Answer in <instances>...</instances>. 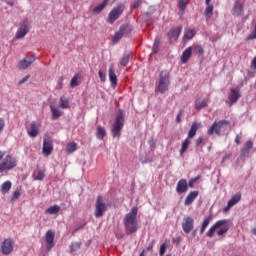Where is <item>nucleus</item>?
Segmentation results:
<instances>
[{
  "instance_id": "obj_1",
  "label": "nucleus",
  "mask_w": 256,
  "mask_h": 256,
  "mask_svg": "<svg viewBox=\"0 0 256 256\" xmlns=\"http://www.w3.org/2000/svg\"><path fill=\"white\" fill-rule=\"evenodd\" d=\"M18 160L12 155H7L5 151H0V173L12 171L17 167Z\"/></svg>"
},
{
  "instance_id": "obj_2",
  "label": "nucleus",
  "mask_w": 256,
  "mask_h": 256,
  "mask_svg": "<svg viewBox=\"0 0 256 256\" xmlns=\"http://www.w3.org/2000/svg\"><path fill=\"white\" fill-rule=\"evenodd\" d=\"M139 209L133 207L131 211L125 215L123 223L127 233H135L139 227L137 226V213Z\"/></svg>"
},
{
  "instance_id": "obj_3",
  "label": "nucleus",
  "mask_w": 256,
  "mask_h": 256,
  "mask_svg": "<svg viewBox=\"0 0 256 256\" xmlns=\"http://www.w3.org/2000/svg\"><path fill=\"white\" fill-rule=\"evenodd\" d=\"M169 85H171V74L167 70H162L159 73L158 81L156 83V91L158 93H167L169 91Z\"/></svg>"
},
{
  "instance_id": "obj_4",
  "label": "nucleus",
  "mask_w": 256,
  "mask_h": 256,
  "mask_svg": "<svg viewBox=\"0 0 256 256\" xmlns=\"http://www.w3.org/2000/svg\"><path fill=\"white\" fill-rule=\"evenodd\" d=\"M217 231L218 237H223L229 231V220H218L207 232V237H213Z\"/></svg>"
},
{
  "instance_id": "obj_5",
  "label": "nucleus",
  "mask_w": 256,
  "mask_h": 256,
  "mask_svg": "<svg viewBox=\"0 0 256 256\" xmlns=\"http://www.w3.org/2000/svg\"><path fill=\"white\" fill-rule=\"evenodd\" d=\"M125 125V114L123 110H119L114 124L112 125L111 133L112 137L119 139L121 137V131L123 130V126Z\"/></svg>"
},
{
  "instance_id": "obj_6",
  "label": "nucleus",
  "mask_w": 256,
  "mask_h": 256,
  "mask_svg": "<svg viewBox=\"0 0 256 256\" xmlns=\"http://www.w3.org/2000/svg\"><path fill=\"white\" fill-rule=\"evenodd\" d=\"M229 129V121L227 120H220L218 122H214L212 126L208 129V135H221L222 131Z\"/></svg>"
},
{
  "instance_id": "obj_7",
  "label": "nucleus",
  "mask_w": 256,
  "mask_h": 256,
  "mask_svg": "<svg viewBox=\"0 0 256 256\" xmlns=\"http://www.w3.org/2000/svg\"><path fill=\"white\" fill-rule=\"evenodd\" d=\"M108 207H109V204L105 202V200L103 199V196H98L95 204V211H94L95 217L97 219H99L100 217H103Z\"/></svg>"
},
{
  "instance_id": "obj_8",
  "label": "nucleus",
  "mask_w": 256,
  "mask_h": 256,
  "mask_svg": "<svg viewBox=\"0 0 256 256\" xmlns=\"http://www.w3.org/2000/svg\"><path fill=\"white\" fill-rule=\"evenodd\" d=\"M35 61H37V57L34 54H27L18 62L17 68L20 69V71H25V69H29Z\"/></svg>"
},
{
  "instance_id": "obj_9",
  "label": "nucleus",
  "mask_w": 256,
  "mask_h": 256,
  "mask_svg": "<svg viewBox=\"0 0 256 256\" xmlns=\"http://www.w3.org/2000/svg\"><path fill=\"white\" fill-rule=\"evenodd\" d=\"M123 11H125V6L123 4H119L117 7L113 8L108 15V23L113 25L123 15Z\"/></svg>"
},
{
  "instance_id": "obj_10",
  "label": "nucleus",
  "mask_w": 256,
  "mask_h": 256,
  "mask_svg": "<svg viewBox=\"0 0 256 256\" xmlns=\"http://www.w3.org/2000/svg\"><path fill=\"white\" fill-rule=\"evenodd\" d=\"M26 131L28 134V137L31 139H35L39 133H41V123L32 121L27 127Z\"/></svg>"
},
{
  "instance_id": "obj_11",
  "label": "nucleus",
  "mask_w": 256,
  "mask_h": 256,
  "mask_svg": "<svg viewBox=\"0 0 256 256\" xmlns=\"http://www.w3.org/2000/svg\"><path fill=\"white\" fill-rule=\"evenodd\" d=\"M15 248V241L12 238H6L1 244L2 255H11Z\"/></svg>"
},
{
  "instance_id": "obj_12",
  "label": "nucleus",
  "mask_w": 256,
  "mask_h": 256,
  "mask_svg": "<svg viewBox=\"0 0 256 256\" xmlns=\"http://www.w3.org/2000/svg\"><path fill=\"white\" fill-rule=\"evenodd\" d=\"M30 29H31V26L29 24V21L28 20L22 21L16 32V39H23V37H25V35L29 33Z\"/></svg>"
},
{
  "instance_id": "obj_13",
  "label": "nucleus",
  "mask_w": 256,
  "mask_h": 256,
  "mask_svg": "<svg viewBox=\"0 0 256 256\" xmlns=\"http://www.w3.org/2000/svg\"><path fill=\"white\" fill-rule=\"evenodd\" d=\"M42 153L45 157H49L53 153V140L51 138H44Z\"/></svg>"
},
{
  "instance_id": "obj_14",
  "label": "nucleus",
  "mask_w": 256,
  "mask_h": 256,
  "mask_svg": "<svg viewBox=\"0 0 256 256\" xmlns=\"http://www.w3.org/2000/svg\"><path fill=\"white\" fill-rule=\"evenodd\" d=\"M45 240L48 251H51V249L55 247V232L52 230H48L45 235Z\"/></svg>"
},
{
  "instance_id": "obj_15",
  "label": "nucleus",
  "mask_w": 256,
  "mask_h": 256,
  "mask_svg": "<svg viewBox=\"0 0 256 256\" xmlns=\"http://www.w3.org/2000/svg\"><path fill=\"white\" fill-rule=\"evenodd\" d=\"M239 201H241V193L234 194L231 197V199L228 201L227 206L224 207V213H227V211H229V209H231V207H235V205H237V203H239Z\"/></svg>"
},
{
  "instance_id": "obj_16",
  "label": "nucleus",
  "mask_w": 256,
  "mask_h": 256,
  "mask_svg": "<svg viewBox=\"0 0 256 256\" xmlns=\"http://www.w3.org/2000/svg\"><path fill=\"white\" fill-rule=\"evenodd\" d=\"M195 221L191 217L184 218V223L182 224V229L184 233H191L193 231V225Z\"/></svg>"
},
{
  "instance_id": "obj_17",
  "label": "nucleus",
  "mask_w": 256,
  "mask_h": 256,
  "mask_svg": "<svg viewBox=\"0 0 256 256\" xmlns=\"http://www.w3.org/2000/svg\"><path fill=\"white\" fill-rule=\"evenodd\" d=\"M239 97H241V94L239 93V87L232 88L228 96L230 105H233V103H237V101H239Z\"/></svg>"
},
{
  "instance_id": "obj_18",
  "label": "nucleus",
  "mask_w": 256,
  "mask_h": 256,
  "mask_svg": "<svg viewBox=\"0 0 256 256\" xmlns=\"http://www.w3.org/2000/svg\"><path fill=\"white\" fill-rule=\"evenodd\" d=\"M189 185L185 179H180L176 186V191L181 195V193H187Z\"/></svg>"
},
{
  "instance_id": "obj_19",
  "label": "nucleus",
  "mask_w": 256,
  "mask_h": 256,
  "mask_svg": "<svg viewBox=\"0 0 256 256\" xmlns=\"http://www.w3.org/2000/svg\"><path fill=\"white\" fill-rule=\"evenodd\" d=\"M181 30H182L181 27H177V28L171 29L168 32L170 43H173V41H177V39H179V35H181Z\"/></svg>"
},
{
  "instance_id": "obj_20",
  "label": "nucleus",
  "mask_w": 256,
  "mask_h": 256,
  "mask_svg": "<svg viewBox=\"0 0 256 256\" xmlns=\"http://www.w3.org/2000/svg\"><path fill=\"white\" fill-rule=\"evenodd\" d=\"M197 197H199V191H191L185 201H184V205L186 207H189V205H191L193 203V201H195L197 199Z\"/></svg>"
},
{
  "instance_id": "obj_21",
  "label": "nucleus",
  "mask_w": 256,
  "mask_h": 256,
  "mask_svg": "<svg viewBox=\"0 0 256 256\" xmlns=\"http://www.w3.org/2000/svg\"><path fill=\"white\" fill-rule=\"evenodd\" d=\"M201 127V123L194 122L188 132L187 138L192 140L195 135H197V131Z\"/></svg>"
},
{
  "instance_id": "obj_22",
  "label": "nucleus",
  "mask_w": 256,
  "mask_h": 256,
  "mask_svg": "<svg viewBox=\"0 0 256 256\" xmlns=\"http://www.w3.org/2000/svg\"><path fill=\"white\" fill-rule=\"evenodd\" d=\"M109 79L112 87H117V75L115 74V68L113 65L109 68Z\"/></svg>"
},
{
  "instance_id": "obj_23",
  "label": "nucleus",
  "mask_w": 256,
  "mask_h": 256,
  "mask_svg": "<svg viewBox=\"0 0 256 256\" xmlns=\"http://www.w3.org/2000/svg\"><path fill=\"white\" fill-rule=\"evenodd\" d=\"M32 178L34 181H43V179H45V170H35L32 174Z\"/></svg>"
},
{
  "instance_id": "obj_24",
  "label": "nucleus",
  "mask_w": 256,
  "mask_h": 256,
  "mask_svg": "<svg viewBox=\"0 0 256 256\" xmlns=\"http://www.w3.org/2000/svg\"><path fill=\"white\" fill-rule=\"evenodd\" d=\"M195 35H197V32L195 31V29H185L183 40L191 41V39H193Z\"/></svg>"
},
{
  "instance_id": "obj_25",
  "label": "nucleus",
  "mask_w": 256,
  "mask_h": 256,
  "mask_svg": "<svg viewBox=\"0 0 256 256\" xmlns=\"http://www.w3.org/2000/svg\"><path fill=\"white\" fill-rule=\"evenodd\" d=\"M50 111L52 113V119L53 121L59 119V117H61L63 115V112L61 110H59V108L50 105Z\"/></svg>"
},
{
  "instance_id": "obj_26",
  "label": "nucleus",
  "mask_w": 256,
  "mask_h": 256,
  "mask_svg": "<svg viewBox=\"0 0 256 256\" xmlns=\"http://www.w3.org/2000/svg\"><path fill=\"white\" fill-rule=\"evenodd\" d=\"M107 135V131L103 126H97L96 128V138L100 141H103L105 139V136Z\"/></svg>"
},
{
  "instance_id": "obj_27",
  "label": "nucleus",
  "mask_w": 256,
  "mask_h": 256,
  "mask_svg": "<svg viewBox=\"0 0 256 256\" xmlns=\"http://www.w3.org/2000/svg\"><path fill=\"white\" fill-rule=\"evenodd\" d=\"M207 105H209V98L197 99L195 101L196 109H204V107H207Z\"/></svg>"
},
{
  "instance_id": "obj_28",
  "label": "nucleus",
  "mask_w": 256,
  "mask_h": 256,
  "mask_svg": "<svg viewBox=\"0 0 256 256\" xmlns=\"http://www.w3.org/2000/svg\"><path fill=\"white\" fill-rule=\"evenodd\" d=\"M192 53L193 52H192L190 46L188 48H186L185 51L181 55V62L187 63V61H189V59H191Z\"/></svg>"
},
{
  "instance_id": "obj_29",
  "label": "nucleus",
  "mask_w": 256,
  "mask_h": 256,
  "mask_svg": "<svg viewBox=\"0 0 256 256\" xmlns=\"http://www.w3.org/2000/svg\"><path fill=\"white\" fill-rule=\"evenodd\" d=\"M61 211V207L59 205L50 206L45 210L46 215H57Z\"/></svg>"
},
{
  "instance_id": "obj_30",
  "label": "nucleus",
  "mask_w": 256,
  "mask_h": 256,
  "mask_svg": "<svg viewBox=\"0 0 256 256\" xmlns=\"http://www.w3.org/2000/svg\"><path fill=\"white\" fill-rule=\"evenodd\" d=\"M234 15H243V3L236 1L233 8Z\"/></svg>"
},
{
  "instance_id": "obj_31",
  "label": "nucleus",
  "mask_w": 256,
  "mask_h": 256,
  "mask_svg": "<svg viewBox=\"0 0 256 256\" xmlns=\"http://www.w3.org/2000/svg\"><path fill=\"white\" fill-rule=\"evenodd\" d=\"M109 3V0H103L102 3H100L98 6H96L93 9V13L95 15H99V13H101V11H103L105 9V7H107V4Z\"/></svg>"
},
{
  "instance_id": "obj_32",
  "label": "nucleus",
  "mask_w": 256,
  "mask_h": 256,
  "mask_svg": "<svg viewBox=\"0 0 256 256\" xmlns=\"http://www.w3.org/2000/svg\"><path fill=\"white\" fill-rule=\"evenodd\" d=\"M11 187V181H6L0 186V191L3 195H5L6 193H9V191H11Z\"/></svg>"
},
{
  "instance_id": "obj_33",
  "label": "nucleus",
  "mask_w": 256,
  "mask_h": 256,
  "mask_svg": "<svg viewBox=\"0 0 256 256\" xmlns=\"http://www.w3.org/2000/svg\"><path fill=\"white\" fill-rule=\"evenodd\" d=\"M190 48L194 55H203V53H205V50H203L201 45H192Z\"/></svg>"
},
{
  "instance_id": "obj_34",
  "label": "nucleus",
  "mask_w": 256,
  "mask_h": 256,
  "mask_svg": "<svg viewBox=\"0 0 256 256\" xmlns=\"http://www.w3.org/2000/svg\"><path fill=\"white\" fill-rule=\"evenodd\" d=\"M125 33V27L121 26L119 31L115 33L113 37L114 43H117V41H121L123 38V34Z\"/></svg>"
},
{
  "instance_id": "obj_35",
  "label": "nucleus",
  "mask_w": 256,
  "mask_h": 256,
  "mask_svg": "<svg viewBox=\"0 0 256 256\" xmlns=\"http://www.w3.org/2000/svg\"><path fill=\"white\" fill-rule=\"evenodd\" d=\"M60 109H69V99L65 96H61L59 100Z\"/></svg>"
},
{
  "instance_id": "obj_36",
  "label": "nucleus",
  "mask_w": 256,
  "mask_h": 256,
  "mask_svg": "<svg viewBox=\"0 0 256 256\" xmlns=\"http://www.w3.org/2000/svg\"><path fill=\"white\" fill-rule=\"evenodd\" d=\"M189 145H191V139L190 138H186L183 142H182V146L180 149V155L183 156V154L185 153V151H187V149H189Z\"/></svg>"
},
{
  "instance_id": "obj_37",
  "label": "nucleus",
  "mask_w": 256,
  "mask_h": 256,
  "mask_svg": "<svg viewBox=\"0 0 256 256\" xmlns=\"http://www.w3.org/2000/svg\"><path fill=\"white\" fill-rule=\"evenodd\" d=\"M75 151H77V143L69 142L66 145V153H68V155H70L71 153H75Z\"/></svg>"
},
{
  "instance_id": "obj_38",
  "label": "nucleus",
  "mask_w": 256,
  "mask_h": 256,
  "mask_svg": "<svg viewBox=\"0 0 256 256\" xmlns=\"http://www.w3.org/2000/svg\"><path fill=\"white\" fill-rule=\"evenodd\" d=\"M80 83H81V80H80L79 74H75L70 81V87H78Z\"/></svg>"
},
{
  "instance_id": "obj_39",
  "label": "nucleus",
  "mask_w": 256,
  "mask_h": 256,
  "mask_svg": "<svg viewBox=\"0 0 256 256\" xmlns=\"http://www.w3.org/2000/svg\"><path fill=\"white\" fill-rule=\"evenodd\" d=\"M209 223H211V216L207 217L203 223H202V227L200 229V235H203V233H205V229H207V227H209Z\"/></svg>"
},
{
  "instance_id": "obj_40",
  "label": "nucleus",
  "mask_w": 256,
  "mask_h": 256,
  "mask_svg": "<svg viewBox=\"0 0 256 256\" xmlns=\"http://www.w3.org/2000/svg\"><path fill=\"white\" fill-rule=\"evenodd\" d=\"M205 16L209 19L211 18V15H213V6L212 4H207V7L205 9Z\"/></svg>"
},
{
  "instance_id": "obj_41",
  "label": "nucleus",
  "mask_w": 256,
  "mask_h": 256,
  "mask_svg": "<svg viewBox=\"0 0 256 256\" xmlns=\"http://www.w3.org/2000/svg\"><path fill=\"white\" fill-rule=\"evenodd\" d=\"M79 249H81V243L79 242H74L70 246L71 253H75V251H79Z\"/></svg>"
},
{
  "instance_id": "obj_42",
  "label": "nucleus",
  "mask_w": 256,
  "mask_h": 256,
  "mask_svg": "<svg viewBox=\"0 0 256 256\" xmlns=\"http://www.w3.org/2000/svg\"><path fill=\"white\" fill-rule=\"evenodd\" d=\"M120 65H122V67H127V65H129V54H126L120 61Z\"/></svg>"
},
{
  "instance_id": "obj_43",
  "label": "nucleus",
  "mask_w": 256,
  "mask_h": 256,
  "mask_svg": "<svg viewBox=\"0 0 256 256\" xmlns=\"http://www.w3.org/2000/svg\"><path fill=\"white\" fill-rule=\"evenodd\" d=\"M21 197V190L16 189L13 194H12V198L11 201H17V199H19Z\"/></svg>"
},
{
  "instance_id": "obj_44",
  "label": "nucleus",
  "mask_w": 256,
  "mask_h": 256,
  "mask_svg": "<svg viewBox=\"0 0 256 256\" xmlns=\"http://www.w3.org/2000/svg\"><path fill=\"white\" fill-rule=\"evenodd\" d=\"M178 7H179V9H181V11H185V9L187 7L185 0H179Z\"/></svg>"
},
{
  "instance_id": "obj_45",
  "label": "nucleus",
  "mask_w": 256,
  "mask_h": 256,
  "mask_svg": "<svg viewBox=\"0 0 256 256\" xmlns=\"http://www.w3.org/2000/svg\"><path fill=\"white\" fill-rule=\"evenodd\" d=\"M165 251H167V244H162L161 246H160V251H159V255L160 256H164L165 255Z\"/></svg>"
},
{
  "instance_id": "obj_46",
  "label": "nucleus",
  "mask_w": 256,
  "mask_h": 256,
  "mask_svg": "<svg viewBox=\"0 0 256 256\" xmlns=\"http://www.w3.org/2000/svg\"><path fill=\"white\" fill-rule=\"evenodd\" d=\"M152 53H159V41L154 42Z\"/></svg>"
},
{
  "instance_id": "obj_47",
  "label": "nucleus",
  "mask_w": 256,
  "mask_h": 256,
  "mask_svg": "<svg viewBox=\"0 0 256 256\" xmlns=\"http://www.w3.org/2000/svg\"><path fill=\"white\" fill-rule=\"evenodd\" d=\"M148 143H149V146L151 149H155V147L157 145V140L151 138Z\"/></svg>"
},
{
  "instance_id": "obj_48",
  "label": "nucleus",
  "mask_w": 256,
  "mask_h": 256,
  "mask_svg": "<svg viewBox=\"0 0 256 256\" xmlns=\"http://www.w3.org/2000/svg\"><path fill=\"white\" fill-rule=\"evenodd\" d=\"M29 77H31V76L30 75H26L21 80H19L18 84L19 85H23V83H27V81H29Z\"/></svg>"
},
{
  "instance_id": "obj_49",
  "label": "nucleus",
  "mask_w": 256,
  "mask_h": 256,
  "mask_svg": "<svg viewBox=\"0 0 256 256\" xmlns=\"http://www.w3.org/2000/svg\"><path fill=\"white\" fill-rule=\"evenodd\" d=\"M63 81H65L63 77L58 78L57 89H63Z\"/></svg>"
},
{
  "instance_id": "obj_50",
  "label": "nucleus",
  "mask_w": 256,
  "mask_h": 256,
  "mask_svg": "<svg viewBox=\"0 0 256 256\" xmlns=\"http://www.w3.org/2000/svg\"><path fill=\"white\" fill-rule=\"evenodd\" d=\"M3 129H5V119L0 118V133H3Z\"/></svg>"
},
{
  "instance_id": "obj_51",
  "label": "nucleus",
  "mask_w": 256,
  "mask_h": 256,
  "mask_svg": "<svg viewBox=\"0 0 256 256\" xmlns=\"http://www.w3.org/2000/svg\"><path fill=\"white\" fill-rule=\"evenodd\" d=\"M196 181H199L198 177L192 178L191 180H189L188 182L189 187H194Z\"/></svg>"
},
{
  "instance_id": "obj_52",
  "label": "nucleus",
  "mask_w": 256,
  "mask_h": 256,
  "mask_svg": "<svg viewBox=\"0 0 256 256\" xmlns=\"http://www.w3.org/2000/svg\"><path fill=\"white\" fill-rule=\"evenodd\" d=\"M253 148V141H248L244 145V149H252Z\"/></svg>"
},
{
  "instance_id": "obj_53",
  "label": "nucleus",
  "mask_w": 256,
  "mask_h": 256,
  "mask_svg": "<svg viewBox=\"0 0 256 256\" xmlns=\"http://www.w3.org/2000/svg\"><path fill=\"white\" fill-rule=\"evenodd\" d=\"M241 155H242V157H249V149L243 148Z\"/></svg>"
},
{
  "instance_id": "obj_54",
  "label": "nucleus",
  "mask_w": 256,
  "mask_h": 256,
  "mask_svg": "<svg viewBox=\"0 0 256 256\" xmlns=\"http://www.w3.org/2000/svg\"><path fill=\"white\" fill-rule=\"evenodd\" d=\"M153 247H155V240L149 243L148 247L146 248V251H153Z\"/></svg>"
},
{
  "instance_id": "obj_55",
  "label": "nucleus",
  "mask_w": 256,
  "mask_h": 256,
  "mask_svg": "<svg viewBox=\"0 0 256 256\" xmlns=\"http://www.w3.org/2000/svg\"><path fill=\"white\" fill-rule=\"evenodd\" d=\"M183 115V110H180L177 117H176V121L177 123H181V116Z\"/></svg>"
},
{
  "instance_id": "obj_56",
  "label": "nucleus",
  "mask_w": 256,
  "mask_h": 256,
  "mask_svg": "<svg viewBox=\"0 0 256 256\" xmlns=\"http://www.w3.org/2000/svg\"><path fill=\"white\" fill-rule=\"evenodd\" d=\"M99 78L101 79V81H105V73H103V71H99L98 72Z\"/></svg>"
},
{
  "instance_id": "obj_57",
  "label": "nucleus",
  "mask_w": 256,
  "mask_h": 256,
  "mask_svg": "<svg viewBox=\"0 0 256 256\" xmlns=\"http://www.w3.org/2000/svg\"><path fill=\"white\" fill-rule=\"evenodd\" d=\"M251 68L252 69H256V56L253 58V60L251 61Z\"/></svg>"
},
{
  "instance_id": "obj_58",
  "label": "nucleus",
  "mask_w": 256,
  "mask_h": 256,
  "mask_svg": "<svg viewBox=\"0 0 256 256\" xmlns=\"http://www.w3.org/2000/svg\"><path fill=\"white\" fill-rule=\"evenodd\" d=\"M139 5H141V0H137L134 4H133V9H137V7H139Z\"/></svg>"
},
{
  "instance_id": "obj_59",
  "label": "nucleus",
  "mask_w": 256,
  "mask_h": 256,
  "mask_svg": "<svg viewBox=\"0 0 256 256\" xmlns=\"http://www.w3.org/2000/svg\"><path fill=\"white\" fill-rule=\"evenodd\" d=\"M201 143H203V138L200 137L196 140V147H199V145H201Z\"/></svg>"
},
{
  "instance_id": "obj_60",
  "label": "nucleus",
  "mask_w": 256,
  "mask_h": 256,
  "mask_svg": "<svg viewBox=\"0 0 256 256\" xmlns=\"http://www.w3.org/2000/svg\"><path fill=\"white\" fill-rule=\"evenodd\" d=\"M240 139H241V136L237 135L236 138H235V143H237V145H239L241 143Z\"/></svg>"
},
{
  "instance_id": "obj_61",
  "label": "nucleus",
  "mask_w": 256,
  "mask_h": 256,
  "mask_svg": "<svg viewBox=\"0 0 256 256\" xmlns=\"http://www.w3.org/2000/svg\"><path fill=\"white\" fill-rule=\"evenodd\" d=\"M205 2H206V5H210L211 0H206Z\"/></svg>"
},
{
  "instance_id": "obj_62",
  "label": "nucleus",
  "mask_w": 256,
  "mask_h": 256,
  "mask_svg": "<svg viewBox=\"0 0 256 256\" xmlns=\"http://www.w3.org/2000/svg\"><path fill=\"white\" fill-rule=\"evenodd\" d=\"M225 161H227V156H225L223 159H222V162L225 163Z\"/></svg>"
},
{
  "instance_id": "obj_63",
  "label": "nucleus",
  "mask_w": 256,
  "mask_h": 256,
  "mask_svg": "<svg viewBox=\"0 0 256 256\" xmlns=\"http://www.w3.org/2000/svg\"><path fill=\"white\" fill-rule=\"evenodd\" d=\"M253 235H256V228L252 229Z\"/></svg>"
},
{
  "instance_id": "obj_64",
  "label": "nucleus",
  "mask_w": 256,
  "mask_h": 256,
  "mask_svg": "<svg viewBox=\"0 0 256 256\" xmlns=\"http://www.w3.org/2000/svg\"><path fill=\"white\" fill-rule=\"evenodd\" d=\"M139 256H145V250L142 251Z\"/></svg>"
}]
</instances>
